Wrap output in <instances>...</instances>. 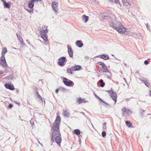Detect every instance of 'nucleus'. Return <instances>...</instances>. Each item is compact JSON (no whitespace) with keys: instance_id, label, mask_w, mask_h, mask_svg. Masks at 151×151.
Listing matches in <instances>:
<instances>
[{"instance_id":"9","label":"nucleus","mask_w":151,"mask_h":151,"mask_svg":"<svg viewBox=\"0 0 151 151\" xmlns=\"http://www.w3.org/2000/svg\"><path fill=\"white\" fill-rule=\"evenodd\" d=\"M66 60V58L64 57H62L58 59L59 61L58 62V64L60 66H63Z\"/></svg>"},{"instance_id":"37","label":"nucleus","mask_w":151,"mask_h":151,"mask_svg":"<svg viewBox=\"0 0 151 151\" xmlns=\"http://www.w3.org/2000/svg\"><path fill=\"white\" fill-rule=\"evenodd\" d=\"M13 105L12 104H9V108H11L12 107H13Z\"/></svg>"},{"instance_id":"13","label":"nucleus","mask_w":151,"mask_h":151,"mask_svg":"<svg viewBox=\"0 0 151 151\" xmlns=\"http://www.w3.org/2000/svg\"><path fill=\"white\" fill-rule=\"evenodd\" d=\"M68 52L70 57H72L73 56V52L72 48L71 47H69L68 45Z\"/></svg>"},{"instance_id":"35","label":"nucleus","mask_w":151,"mask_h":151,"mask_svg":"<svg viewBox=\"0 0 151 151\" xmlns=\"http://www.w3.org/2000/svg\"><path fill=\"white\" fill-rule=\"evenodd\" d=\"M32 1L34 3L35 2H37V1H41L42 0H32Z\"/></svg>"},{"instance_id":"2","label":"nucleus","mask_w":151,"mask_h":151,"mask_svg":"<svg viewBox=\"0 0 151 151\" xmlns=\"http://www.w3.org/2000/svg\"><path fill=\"white\" fill-rule=\"evenodd\" d=\"M109 23L111 27L119 33H124L127 31V29L124 27L120 22H117L114 23L110 21Z\"/></svg>"},{"instance_id":"11","label":"nucleus","mask_w":151,"mask_h":151,"mask_svg":"<svg viewBox=\"0 0 151 151\" xmlns=\"http://www.w3.org/2000/svg\"><path fill=\"white\" fill-rule=\"evenodd\" d=\"M76 45L79 47H82L83 45V44L81 40H77L76 42Z\"/></svg>"},{"instance_id":"19","label":"nucleus","mask_w":151,"mask_h":151,"mask_svg":"<svg viewBox=\"0 0 151 151\" xmlns=\"http://www.w3.org/2000/svg\"><path fill=\"white\" fill-rule=\"evenodd\" d=\"M82 20L85 23L86 22L88 19V17L86 16L85 14L82 16Z\"/></svg>"},{"instance_id":"27","label":"nucleus","mask_w":151,"mask_h":151,"mask_svg":"<svg viewBox=\"0 0 151 151\" xmlns=\"http://www.w3.org/2000/svg\"><path fill=\"white\" fill-rule=\"evenodd\" d=\"M16 35L17 36V37L18 40H19L20 41H22V40H23L22 38L20 36H18V34H17Z\"/></svg>"},{"instance_id":"46","label":"nucleus","mask_w":151,"mask_h":151,"mask_svg":"<svg viewBox=\"0 0 151 151\" xmlns=\"http://www.w3.org/2000/svg\"><path fill=\"white\" fill-rule=\"evenodd\" d=\"M3 73V72H1L0 73V74H2Z\"/></svg>"},{"instance_id":"36","label":"nucleus","mask_w":151,"mask_h":151,"mask_svg":"<svg viewBox=\"0 0 151 151\" xmlns=\"http://www.w3.org/2000/svg\"><path fill=\"white\" fill-rule=\"evenodd\" d=\"M144 64L145 65H147L148 64V62L147 60H145V61H144Z\"/></svg>"},{"instance_id":"12","label":"nucleus","mask_w":151,"mask_h":151,"mask_svg":"<svg viewBox=\"0 0 151 151\" xmlns=\"http://www.w3.org/2000/svg\"><path fill=\"white\" fill-rule=\"evenodd\" d=\"M124 5L125 6H130L131 3L129 0H122Z\"/></svg>"},{"instance_id":"42","label":"nucleus","mask_w":151,"mask_h":151,"mask_svg":"<svg viewBox=\"0 0 151 151\" xmlns=\"http://www.w3.org/2000/svg\"><path fill=\"white\" fill-rule=\"evenodd\" d=\"M81 136H79V142H81V140L80 139V138H81Z\"/></svg>"},{"instance_id":"41","label":"nucleus","mask_w":151,"mask_h":151,"mask_svg":"<svg viewBox=\"0 0 151 151\" xmlns=\"http://www.w3.org/2000/svg\"><path fill=\"white\" fill-rule=\"evenodd\" d=\"M58 92V89H57L55 90V92L57 93Z\"/></svg>"},{"instance_id":"25","label":"nucleus","mask_w":151,"mask_h":151,"mask_svg":"<svg viewBox=\"0 0 151 151\" xmlns=\"http://www.w3.org/2000/svg\"><path fill=\"white\" fill-rule=\"evenodd\" d=\"M84 99H82L81 98L79 97L78 100H77V102L78 103H81L83 102Z\"/></svg>"},{"instance_id":"10","label":"nucleus","mask_w":151,"mask_h":151,"mask_svg":"<svg viewBox=\"0 0 151 151\" xmlns=\"http://www.w3.org/2000/svg\"><path fill=\"white\" fill-rule=\"evenodd\" d=\"M122 111L123 112V115H124V114H128L129 113H132V111L130 110L129 109H127L126 107H124L122 108Z\"/></svg>"},{"instance_id":"6","label":"nucleus","mask_w":151,"mask_h":151,"mask_svg":"<svg viewBox=\"0 0 151 151\" xmlns=\"http://www.w3.org/2000/svg\"><path fill=\"white\" fill-rule=\"evenodd\" d=\"M63 81L64 84L67 86H73L74 85L73 82L66 78H63Z\"/></svg>"},{"instance_id":"44","label":"nucleus","mask_w":151,"mask_h":151,"mask_svg":"<svg viewBox=\"0 0 151 151\" xmlns=\"http://www.w3.org/2000/svg\"><path fill=\"white\" fill-rule=\"evenodd\" d=\"M149 92H150L149 94L151 96V91L150 90L149 91Z\"/></svg>"},{"instance_id":"8","label":"nucleus","mask_w":151,"mask_h":151,"mask_svg":"<svg viewBox=\"0 0 151 151\" xmlns=\"http://www.w3.org/2000/svg\"><path fill=\"white\" fill-rule=\"evenodd\" d=\"M108 92H109L111 97L115 101L114 104H115L116 101L117 95L116 93L114 92L113 91L111 90L110 91H107Z\"/></svg>"},{"instance_id":"3","label":"nucleus","mask_w":151,"mask_h":151,"mask_svg":"<svg viewBox=\"0 0 151 151\" xmlns=\"http://www.w3.org/2000/svg\"><path fill=\"white\" fill-rule=\"evenodd\" d=\"M7 52L6 47H4L2 49L1 52V56L0 59L1 62V65L3 67L5 68L7 66V65L6 62L5 58V55Z\"/></svg>"},{"instance_id":"4","label":"nucleus","mask_w":151,"mask_h":151,"mask_svg":"<svg viewBox=\"0 0 151 151\" xmlns=\"http://www.w3.org/2000/svg\"><path fill=\"white\" fill-rule=\"evenodd\" d=\"M58 3L55 1H54L52 4V6L53 10L57 14L58 12Z\"/></svg>"},{"instance_id":"33","label":"nucleus","mask_w":151,"mask_h":151,"mask_svg":"<svg viewBox=\"0 0 151 151\" xmlns=\"http://www.w3.org/2000/svg\"><path fill=\"white\" fill-rule=\"evenodd\" d=\"M26 10L29 13H30V14L32 13L33 12V9L32 10H29V9H26Z\"/></svg>"},{"instance_id":"28","label":"nucleus","mask_w":151,"mask_h":151,"mask_svg":"<svg viewBox=\"0 0 151 151\" xmlns=\"http://www.w3.org/2000/svg\"><path fill=\"white\" fill-rule=\"evenodd\" d=\"M98 63L102 67L104 66L105 65V64L104 63H103V62H99Z\"/></svg>"},{"instance_id":"48","label":"nucleus","mask_w":151,"mask_h":151,"mask_svg":"<svg viewBox=\"0 0 151 151\" xmlns=\"http://www.w3.org/2000/svg\"><path fill=\"white\" fill-rule=\"evenodd\" d=\"M81 142H79V145H81Z\"/></svg>"},{"instance_id":"31","label":"nucleus","mask_w":151,"mask_h":151,"mask_svg":"<svg viewBox=\"0 0 151 151\" xmlns=\"http://www.w3.org/2000/svg\"><path fill=\"white\" fill-rule=\"evenodd\" d=\"M106 123H104L103 124V128L104 129H106Z\"/></svg>"},{"instance_id":"14","label":"nucleus","mask_w":151,"mask_h":151,"mask_svg":"<svg viewBox=\"0 0 151 151\" xmlns=\"http://www.w3.org/2000/svg\"><path fill=\"white\" fill-rule=\"evenodd\" d=\"M72 68L73 69L74 71H78L81 69V67L79 65H75V66H73Z\"/></svg>"},{"instance_id":"34","label":"nucleus","mask_w":151,"mask_h":151,"mask_svg":"<svg viewBox=\"0 0 151 151\" xmlns=\"http://www.w3.org/2000/svg\"><path fill=\"white\" fill-rule=\"evenodd\" d=\"M106 135V132L104 131L102 133V136L103 137H104Z\"/></svg>"},{"instance_id":"50","label":"nucleus","mask_w":151,"mask_h":151,"mask_svg":"<svg viewBox=\"0 0 151 151\" xmlns=\"http://www.w3.org/2000/svg\"><path fill=\"white\" fill-rule=\"evenodd\" d=\"M86 102V101H84V102L85 103V102Z\"/></svg>"},{"instance_id":"38","label":"nucleus","mask_w":151,"mask_h":151,"mask_svg":"<svg viewBox=\"0 0 151 151\" xmlns=\"http://www.w3.org/2000/svg\"><path fill=\"white\" fill-rule=\"evenodd\" d=\"M56 143H57V144H58L59 146H60L61 142H56Z\"/></svg>"},{"instance_id":"32","label":"nucleus","mask_w":151,"mask_h":151,"mask_svg":"<svg viewBox=\"0 0 151 151\" xmlns=\"http://www.w3.org/2000/svg\"><path fill=\"white\" fill-rule=\"evenodd\" d=\"M114 3L115 4H119L120 6H121V5L120 4V1H119V0H114Z\"/></svg>"},{"instance_id":"5","label":"nucleus","mask_w":151,"mask_h":151,"mask_svg":"<svg viewBox=\"0 0 151 151\" xmlns=\"http://www.w3.org/2000/svg\"><path fill=\"white\" fill-rule=\"evenodd\" d=\"M48 32V30L46 29L43 30L42 31L40 32V35L41 37L43 39L44 41H47V33Z\"/></svg>"},{"instance_id":"16","label":"nucleus","mask_w":151,"mask_h":151,"mask_svg":"<svg viewBox=\"0 0 151 151\" xmlns=\"http://www.w3.org/2000/svg\"><path fill=\"white\" fill-rule=\"evenodd\" d=\"M5 86L6 88H8L11 90H13L14 89L13 86L10 85L9 84H6Z\"/></svg>"},{"instance_id":"7","label":"nucleus","mask_w":151,"mask_h":151,"mask_svg":"<svg viewBox=\"0 0 151 151\" xmlns=\"http://www.w3.org/2000/svg\"><path fill=\"white\" fill-rule=\"evenodd\" d=\"M108 92H109L111 97L115 101L114 104H115L116 101L117 95L116 93L114 92L113 91L111 90L110 91H107Z\"/></svg>"},{"instance_id":"18","label":"nucleus","mask_w":151,"mask_h":151,"mask_svg":"<svg viewBox=\"0 0 151 151\" xmlns=\"http://www.w3.org/2000/svg\"><path fill=\"white\" fill-rule=\"evenodd\" d=\"M34 6V3L32 1V0H30L28 3V7L30 9H32L33 7Z\"/></svg>"},{"instance_id":"30","label":"nucleus","mask_w":151,"mask_h":151,"mask_svg":"<svg viewBox=\"0 0 151 151\" xmlns=\"http://www.w3.org/2000/svg\"><path fill=\"white\" fill-rule=\"evenodd\" d=\"M36 96L38 97V98L40 100H42V98L41 96L37 92Z\"/></svg>"},{"instance_id":"40","label":"nucleus","mask_w":151,"mask_h":151,"mask_svg":"<svg viewBox=\"0 0 151 151\" xmlns=\"http://www.w3.org/2000/svg\"><path fill=\"white\" fill-rule=\"evenodd\" d=\"M109 1L112 3H113V0H108Z\"/></svg>"},{"instance_id":"49","label":"nucleus","mask_w":151,"mask_h":151,"mask_svg":"<svg viewBox=\"0 0 151 151\" xmlns=\"http://www.w3.org/2000/svg\"><path fill=\"white\" fill-rule=\"evenodd\" d=\"M100 100H101L102 101H102V100L101 99H100Z\"/></svg>"},{"instance_id":"1","label":"nucleus","mask_w":151,"mask_h":151,"mask_svg":"<svg viewBox=\"0 0 151 151\" xmlns=\"http://www.w3.org/2000/svg\"><path fill=\"white\" fill-rule=\"evenodd\" d=\"M60 121V117L59 116H57L54 123L52 129V133L51 140L53 142H54V140H55V142H61V138L59 136L60 135V134L59 130V124Z\"/></svg>"},{"instance_id":"29","label":"nucleus","mask_w":151,"mask_h":151,"mask_svg":"<svg viewBox=\"0 0 151 151\" xmlns=\"http://www.w3.org/2000/svg\"><path fill=\"white\" fill-rule=\"evenodd\" d=\"M144 82L145 85L147 87H149L150 85V84L148 82H147L145 81H142Z\"/></svg>"},{"instance_id":"43","label":"nucleus","mask_w":151,"mask_h":151,"mask_svg":"<svg viewBox=\"0 0 151 151\" xmlns=\"http://www.w3.org/2000/svg\"><path fill=\"white\" fill-rule=\"evenodd\" d=\"M85 58L86 59H88V56H86L85 57Z\"/></svg>"},{"instance_id":"45","label":"nucleus","mask_w":151,"mask_h":151,"mask_svg":"<svg viewBox=\"0 0 151 151\" xmlns=\"http://www.w3.org/2000/svg\"><path fill=\"white\" fill-rule=\"evenodd\" d=\"M38 143H39V144H40L41 145H42V144L40 143V142H38Z\"/></svg>"},{"instance_id":"17","label":"nucleus","mask_w":151,"mask_h":151,"mask_svg":"<svg viewBox=\"0 0 151 151\" xmlns=\"http://www.w3.org/2000/svg\"><path fill=\"white\" fill-rule=\"evenodd\" d=\"M63 115L66 117H69L70 116V113L66 110H64Z\"/></svg>"},{"instance_id":"15","label":"nucleus","mask_w":151,"mask_h":151,"mask_svg":"<svg viewBox=\"0 0 151 151\" xmlns=\"http://www.w3.org/2000/svg\"><path fill=\"white\" fill-rule=\"evenodd\" d=\"M99 57L103 59L106 60L109 59V56L106 55H99Z\"/></svg>"},{"instance_id":"24","label":"nucleus","mask_w":151,"mask_h":151,"mask_svg":"<svg viewBox=\"0 0 151 151\" xmlns=\"http://www.w3.org/2000/svg\"><path fill=\"white\" fill-rule=\"evenodd\" d=\"M99 82L101 83V85H100L101 87H104L105 85V83H104L103 82V81L102 79H101L99 81Z\"/></svg>"},{"instance_id":"20","label":"nucleus","mask_w":151,"mask_h":151,"mask_svg":"<svg viewBox=\"0 0 151 151\" xmlns=\"http://www.w3.org/2000/svg\"><path fill=\"white\" fill-rule=\"evenodd\" d=\"M101 71L103 72L104 73H108L109 72V70L107 69L106 66L105 65L102 67V68L101 70Z\"/></svg>"},{"instance_id":"39","label":"nucleus","mask_w":151,"mask_h":151,"mask_svg":"<svg viewBox=\"0 0 151 151\" xmlns=\"http://www.w3.org/2000/svg\"><path fill=\"white\" fill-rule=\"evenodd\" d=\"M20 43L22 45H23L24 44V42H23V40H22V41H20Z\"/></svg>"},{"instance_id":"47","label":"nucleus","mask_w":151,"mask_h":151,"mask_svg":"<svg viewBox=\"0 0 151 151\" xmlns=\"http://www.w3.org/2000/svg\"><path fill=\"white\" fill-rule=\"evenodd\" d=\"M2 147V146L0 145V149H1V147Z\"/></svg>"},{"instance_id":"26","label":"nucleus","mask_w":151,"mask_h":151,"mask_svg":"<svg viewBox=\"0 0 151 151\" xmlns=\"http://www.w3.org/2000/svg\"><path fill=\"white\" fill-rule=\"evenodd\" d=\"M73 133L77 135L79 134L80 133V131L78 129H75L74 130Z\"/></svg>"},{"instance_id":"21","label":"nucleus","mask_w":151,"mask_h":151,"mask_svg":"<svg viewBox=\"0 0 151 151\" xmlns=\"http://www.w3.org/2000/svg\"><path fill=\"white\" fill-rule=\"evenodd\" d=\"M3 1V4L4 7L7 8H9L10 7V4L8 3H7L6 1L4 0H2Z\"/></svg>"},{"instance_id":"22","label":"nucleus","mask_w":151,"mask_h":151,"mask_svg":"<svg viewBox=\"0 0 151 151\" xmlns=\"http://www.w3.org/2000/svg\"><path fill=\"white\" fill-rule=\"evenodd\" d=\"M74 71L73 69L72 68V67L68 68L67 70V72L68 73L72 74L73 71Z\"/></svg>"},{"instance_id":"23","label":"nucleus","mask_w":151,"mask_h":151,"mask_svg":"<svg viewBox=\"0 0 151 151\" xmlns=\"http://www.w3.org/2000/svg\"><path fill=\"white\" fill-rule=\"evenodd\" d=\"M126 124L128 127L132 126V123L129 121H126Z\"/></svg>"}]
</instances>
